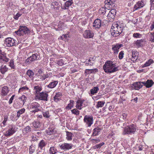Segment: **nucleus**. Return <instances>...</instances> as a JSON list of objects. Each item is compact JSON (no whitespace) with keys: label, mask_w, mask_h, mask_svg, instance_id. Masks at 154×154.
I'll list each match as a JSON object with an SVG mask.
<instances>
[{"label":"nucleus","mask_w":154,"mask_h":154,"mask_svg":"<svg viewBox=\"0 0 154 154\" xmlns=\"http://www.w3.org/2000/svg\"><path fill=\"white\" fill-rule=\"evenodd\" d=\"M31 131V128L30 126H28L23 130V132L24 134H26L27 133L30 132Z\"/></svg>","instance_id":"obj_38"},{"label":"nucleus","mask_w":154,"mask_h":154,"mask_svg":"<svg viewBox=\"0 0 154 154\" xmlns=\"http://www.w3.org/2000/svg\"><path fill=\"white\" fill-rule=\"evenodd\" d=\"M101 129L98 127L94 128L93 130L92 136H94L98 135L99 133L101 131Z\"/></svg>","instance_id":"obj_28"},{"label":"nucleus","mask_w":154,"mask_h":154,"mask_svg":"<svg viewBox=\"0 0 154 154\" xmlns=\"http://www.w3.org/2000/svg\"><path fill=\"white\" fill-rule=\"evenodd\" d=\"M124 26L118 22H114L111 26V34L114 37L119 35L122 32Z\"/></svg>","instance_id":"obj_1"},{"label":"nucleus","mask_w":154,"mask_h":154,"mask_svg":"<svg viewBox=\"0 0 154 154\" xmlns=\"http://www.w3.org/2000/svg\"><path fill=\"white\" fill-rule=\"evenodd\" d=\"M97 71V69H86L85 71V73L86 74H90L91 73H94Z\"/></svg>","instance_id":"obj_37"},{"label":"nucleus","mask_w":154,"mask_h":154,"mask_svg":"<svg viewBox=\"0 0 154 154\" xmlns=\"http://www.w3.org/2000/svg\"><path fill=\"white\" fill-rule=\"evenodd\" d=\"M83 121L88 127H90L93 123V117L91 116L86 115L84 116Z\"/></svg>","instance_id":"obj_6"},{"label":"nucleus","mask_w":154,"mask_h":154,"mask_svg":"<svg viewBox=\"0 0 154 154\" xmlns=\"http://www.w3.org/2000/svg\"><path fill=\"white\" fill-rule=\"evenodd\" d=\"M46 144V143L44 140H42L40 141L38 144V148L40 149H44L45 147Z\"/></svg>","instance_id":"obj_23"},{"label":"nucleus","mask_w":154,"mask_h":154,"mask_svg":"<svg viewBox=\"0 0 154 154\" xmlns=\"http://www.w3.org/2000/svg\"><path fill=\"white\" fill-rule=\"evenodd\" d=\"M27 75L29 77L31 80H33L34 78V72L31 70H28L26 72Z\"/></svg>","instance_id":"obj_33"},{"label":"nucleus","mask_w":154,"mask_h":154,"mask_svg":"<svg viewBox=\"0 0 154 154\" xmlns=\"http://www.w3.org/2000/svg\"><path fill=\"white\" fill-rule=\"evenodd\" d=\"M92 140L94 141L96 143H97L99 142H100V140L99 139H93Z\"/></svg>","instance_id":"obj_63"},{"label":"nucleus","mask_w":154,"mask_h":154,"mask_svg":"<svg viewBox=\"0 0 154 154\" xmlns=\"http://www.w3.org/2000/svg\"><path fill=\"white\" fill-rule=\"evenodd\" d=\"M103 69L106 73H113L118 70L119 67H116L115 64L110 61H107L103 66Z\"/></svg>","instance_id":"obj_2"},{"label":"nucleus","mask_w":154,"mask_h":154,"mask_svg":"<svg viewBox=\"0 0 154 154\" xmlns=\"http://www.w3.org/2000/svg\"><path fill=\"white\" fill-rule=\"evenodd\" d=\"M154 82L152 80H147L146 82H142V84L145 86L147 88H149L151 87L154 84Z\"/></svg>","instance_id":"obj_19"},{"label":"nucleus","mask_w":154,"mask_h":154,"mask_svg":"<svg viewBox=\"0 0 154 154\" xmlns=\"http://www.w3.org/2000/svg\"><path fill=\"white\" fill-rule=\"evenodd\" d=\"M71 112L72 114L78 116L79 115L80 112L77 108H75L71 110Z\"/></svg>","instance_id":"obj_45"},{"label":"nucleus","mask_w":154,"mask_h":154,"mask_svg":"<svg viewBox=\"0 0 154 154\" xmlns=\"http://www.w3.org/2000/svg\"><path fill=\"white\" fill-rule=\"evenodd\" d=\"M150 28L151 31L153 30L154 29V21H153L152 24L150 27Z\"/></svg>","instance_id":"obj_59"},{"label":"nucleus","mask_w":154,"mask_h":154,"mask_svg":"<svg viewBox=\"0 0 154 154\" xmlns=\"http://www.w3.org/2000/svg\"><path fill=\"white\" fill-rule=\"evenodd\" d=\"M29 32V30L27 27L20 26L18 30L15 31L14 32L18 35L21 36L28 34Z\"/></svg>","instance_id":"obj_5"},{"label":"nucleus","mask_w":154,"mask_h":154,"mask_svg":"<svg viewBox=\"0 0 154 154\" xmlns=\"http://www.w3.org/2000/svg\"><path fill=\"white\" fill-rule=\"evenodd\" d=\"M73 146L72 143H64L60 146L61 149L64 150H67L71 149Z\"/></svg>","instance_id":"obj_15"},{"label":"nucleus","mask_w":154,"mask_h":154,"mask_svg":"<svg viewBox=\"0 0 154 154\" xmlns=\"http://www.w3.org/2000/svg\"><path fill=\"white\" fill-rule=\"evenodd\" d=\"M142 36V35L139 33H135L133 34V36L134 38H140Z\"/></svg>","instance_id":"obj_51"},{"label":"nucleus","mask_w":154,"mask_h":154,"mask_svg":"<svg viewBox=\"0 0 154 154\" xmlns=\"http://www.w3.org/2000/svg\"><path fill=\"white\" fill-rule=\"evenodd\" d=\"M40 59V56L38 53H35L33 54L26 60L27 62L30 63L33 61L39 60Z\"/></svg>","instance_id":"obj_10"},{"label":"nucleus","mask_w":154,"mask_h":154,"mask_svg":"<svg viewBox=\"0 0 154 154\" xmlns=\"http://www.w3.org/2000/svg\"><path fill=\"white\" fill-rule=\"evenodd\" d=\"M53 130L51 129H48L46 130V133L50 135L53 134Z\"/></svg>","instance_id":"obj_55"},{"label":"nucleus","mask_w":154,"mask_h":154,"mask_svg":"<svg viewBox=\"0 0 154 154\" xmlns=\"http://www.w3.org/2000/svg\"><path fill=\"white\" fill-rule=\"evenodd\" d=\"M21 14L17 13L16 15L14 16V18L16 20H17L18 18L21 15Z\"/></svg>","instance_id":"obj_57"},{"label":"nucleus","mask_w":154,"mask_h":154,"mask_svg":"<svg viewBox=\"0 0 154 154\" xmlns=\"http://www.w3.org/2000/svg\"><path fill=\"white\" fill-rule=\"evenodd\" d=\"M116 10H110L107 17L112 19L114 18L116 14Z\"/></svg>","instance_id":"obj_30"},{"label":"nucleus","mask_w":154,"mask_h":154,"mask_svg":"<svg viewBox=\"0 0 154 154\" xmlns=\"http://www.w3.org/2000/svg\"><path fill=\"white\" fill-rule=\"evenodd\" d=\"M14 95H12L11 97V98H10L8 102L9 104H11L12 103V101L14 99Z\"/></svg>","instance_id":"obj_58"},{"label":"nucleus","mask_w":154,"mask_h":154,"mask_svg":"<svg viewBox=\"0 0 154 154\" xmlns=\"http://www.w3.org/2000/svg\"><path fill=\"white\" fill-rule=\"evenodd\" d=\"M17 43V41L13 38L8 37L5 39L4 44L6 47H10L16 46Z\"/></svg>","instance_id":"obj_4"},{"label":"nucleus","mask_w":154,"mask_h":154,"mask_svg":"<svg viewBox=\"0 0 154 154\" xmlns=\"http://www.w3.org/2000/svg\"><path fill=\"white\" fill-rule=\"evenodd\" d=\"M72 0L70 1H66L65 4V9H68L69 7L72 4Z\"/></svg>","instance_id":"obj_42"},{"label":"nucleus","mask_w":154,"mask_h":154,"mask_svg":"<svg viewBox=\"0 0 154 154\" xmlns=\"http://www.w3.org/2000/svg\"><path fill=\"white\" fill-rule=\"evenodd\" d=\"M124 51H122L119 53L118 57L120 59H122L124 57Z\"/></svg>","instance_id":"obj_52"},{"label":"nucleus","mask_w":154,"mask_h":154,"mask_svg":"<svg viewBox=\"0 0 154 154\" xmlns=\"http://www.w3.org/2000/svg\"><path fill=\"white\" fill-rule=\"evenodd\" d=\"M115 0H106L105 1V7L107 10H114L113 8V5H114Z\"/></svg>","instance_id":"obj_9"},{"label":"nucleus","mask_w":154,"mask_h":154,"mask_svg":"<svg viewBox=\"0 0 154 154\" xmlns=\"http://www.w3.org/2000/svg\"><path fill=\"white\" fill-rule=\"evenodd\" d=\"M144 5V4L143 1H141L140 2H138L135 5L134 8L135 10H137L138 9L141 8L143 7Z\"/></svg>","instance_id":"obj_29"},{"label":"nucleus","mask_w":154,"mask_h":154,"mask_svg":"<svg viewBox=\"0 0 154 154\" xmlns=\"http://www.w3.org/2000/svg\"><path fill=\"white\" fill-rule=\"evenodd\" d=\"M57 150L56 149L54 146L50 147L49 150L50 154H55L57 153Z\"/></svg>","instance_id":"obj_40"},{"label":"nucleus","mask_w":154,"mask_h":154,"mask_svg":"<svg viewBox=\"0 0 154 154\" xmlns=\"http://www.w3.org/2000/svg\"><path fill=\"white\" fill-rule=\"evenodd\" d=\"M61 95V94L60 92L57 93L56 95L54 97V100L56 102H57L59 101L60 96Z\"/></svg>","instance_id":"obj_39"},{"label":"nucleus","mask_w":154,"mask_h":154,"mask_svg":"<svg viewBox=\"0 0 154 154\" xmlns=\"http://www.w3.org/2000/svg\"><path fill=\"white\" fill-rule=\"evenodd\" d=\"M6 54L0 50V62L6 63L9 61V59L6 57Z\"/></svg>","instance_id":"obj_12"},{"label":"nucleus","mask_w":154,"mask_h":154,"mask_svg":"<svg viewBox=\"0 0 154 154\" xmlns=\"http://www.w3.org/2000/svg\"><path fill=\"white\" fill-rule=\"evenodd\" d=\"M26 99V98L24 95H22L20 97L19 99V102L20 103V106H22L23 105L25 102Z\"/></svg>","instance_id":"obj_24"},{"label":"nucleus","mask_w":154,"mask_h":154,"mask_svg":"<svg viewBox=\"0 0 154 154\" xmlns=\"http://www.w3.org/2000/svg\"><path fill=\"white\" fill-rule=\"evenodd\" d=\"M9 66L12 69H16V66L14 65V62L12 60H10L9 62Z\"/></svg>","instance_id":"obj_46"},{"label":"nucleus","mask_w":154,"mask_h":154,"mask_svg":"<svg viewBox=\"0 0 154 154\" xmlns=\"http://www.w3.org/2000/svg\"><path fill=\"white\" fill-rule=\"evenodd\" d=\"M99 90V88L98 87L96 86L90 90V94L91 96L94 95L97 93Z\"/></svg>","instance_id":"obj_32"},{"label":"nucleus","mask_w":154,"mask_h":154,"mask_svg":"<svg viewBox=\"0 0 154 154\" xmlns=\"http://www.w3.org/2000/svg\"><path fill=\"white\" fill-rule=\"evenodd\" d=\"M35 150V148L32 145H31L30 146L29 148V152L30 154L32 153Z\"/></svg>","instance_id":"obj_49"},{"label":"nucleus","mask_w":154,"mask_h":154,"mask_svg":"<svg viewBox=\"0 0 154 154\" xmlns=\"http://www.w3.org/2000/svg\"><path fill=\"white\" fill-rule=\"evenodd\" d=\"M84 37L85 38H91L94 36V33L92 31L86 30L83 33Z\"/></svg>","instance_id":"obj_17"},{"label":"nucleus","mask_w":154,"mask_h":154,"mask_svg":"<svg viewBox=\"0 0 154 154\" xmlns=\"http://www.w3.org/2000/svg\"><path fill=\"white\" fill-rule=\"evenodd\" d=\"M30 92V90L29 89V88L26 86H23L20 88L19 90V92H23L24 93L28 94Z\"/></svg>","instance_id":"obj_22"},{"label":"nucleus","mask_w":154,"mask_h":154,"mask_svg":"<svg viewBox=\"0 0 154 154\" xmlns=\"http://www.w3.org/2000/svg\"><path fill=\"white\" fill-rule=\"evenodd\" d=\"M66 139L68 140H71L72 139V137L73 136V134L71 132L68 131L66 132Z\"/></svg>","instance_id":"obj_35"},{"label":"nucleus","mask_w":154,"mask_h":154,"mask_svg":"<svg viewBox=\"0 0 154 154\" xmlns=\"http://www.w3.org/2000/svg\"><path fill=\"white\" fill-rule=\"evenodd\" d=\"M154 63V62L152 59H150L146 61L144 64H142L141 65V66L142 68L149 66Z\"/></svg>","instance_id":"obj_26"},{"label":"nucleus","mask_w":154,"mask_h":154,"mask_svg":"<svg viewBox=\"0 0 154 154\" xmlns=\"http://www.w3.org/2000/svg\"><path fill=\"white\" fill-rule=\"evenodd\" d=\"M104 144V142H102L99 144L95 145L94 146V149H100L101 147Z\"/></svg>","instance_id":"obj_47"},{"label":"nucleus","mask_w":154,"mask_h":154,"mask_svg":"<svg viewBox=\"0 0 154 154\" xmlns=\"http://www.w3.org/2000/svg\"><path fill=\"white\" fill-rule=\"evenodd\" d=\"M101 25V20L99 19H97L94 20L93 24V26L95 29H98L100 27Z\"/></svg>","instance_id":"obj_18"},{"label":"nucleus","mask_w":154,"mask_h":154,"mask_svg":"<svg viewBox=\"0 0 154 154\" xmlns=\"http://www.w3.org/2000/svg\"><path fill=\"white\" fill-rule=\"evenodd\" d=\"M42 114L43 116L46 118H49L51 116L48 111H43L42 112Z\"/></svg>","instance_id":"obj_43"},{"label":"nucleus","mask_w":154,"mask_h":154,"mask_svg":"<svg viewBox=\"0 0 154 154\" xmlns=\"http://www.w3.org/2000/svg\"><path fill=\"white\" fill-rule=\"evenodd\" d=\"M151 4V8L150 9H152V7H154V0H150Z\"/></svg>","instance_id":"obj_60"},{"label":"nucleus","mask_w":154,"mask_h":154,"mask_svg":"<svg viewBox=\"0 0 154 154\" xmlns=\"http://www.w3.org/2000/svg\"><path fill=\"white\" fill-rule=\"evenodd\" d=\"M137 129V128L136 125L134 124L127 126L124 128L122 133L123 135L126 134L131 135L134 134Z\"/></svg>","instance_id":"obj_3"},{"label":"nucleus","mask_w":154,"mask_h":154,"mask_svg":"<svg viewBox=\"0 0 154 154\" xmlns=\"http://www.w3.org/2000/svg\"><path fill=\"white\" fill-rule=\"evenodd\" d=\"M8 68L6 65H2L0 67V72L2 74H4L8 70Z\"/></svg>","instance_id":"obj_34"},{"label":"nucleus","mask_w":154,"mask_h":154,"mask_svg":"<svg viewBox=\"0 0 154 154\" xmlns=\"http://www.w3.org/2000/svg\"><path fill=\"white\" fill-rule=\"evenodd\" d=\"M145 42V41L143 39L137 40L134 42V45L136 48H138L142 47Z\"/></svg>","instance_id":"obj_14"},{"label":"nucleus","mask_w":154,"mask_h":154,"mask_svg":"<svg viewBox=\"0 0 154 154\" xmlns=\"http://www.w3.org/2000/svg\"><path fill=\"white\" fill-rule=\"evenodd\" d=\"M25 109L24 108L21 109L19 110L17 112V117L19 118L20 116L21 115L23 114L25 112Z\"/></svg>","instance_id":"obj_41"},{"label":"nucleus","mask_w":154,"mask_h":154,"mask_svg":"<svg viewBox=\"0 0 154 154\" xmlns=\"http://www.w3.org/2000/svg\"><path fill=\"white\" fill-rule=\"evenodd\" d=\"M40 105L37 102H34L31 103L29 104V107L30 109H36L39 107Z\"/></svg>","instance_id":"obj_27"},{"label":"nucleus","mask_w":154,"mask_h":154,"mask_svg":"<svg viewBox=\"0 0 154 154\" xmlns=\"http://www.w3.org/2000/svg\"><path fill=\"white\" fill-rule=\"evenodd\" d=\"M63 61V59H60L58 60V61L57 62V64L58 65L60 66H62L64 64Z\"/></svg>","instance_id":"obj_56"},{"label":"nucleus","mask_w":154,"mask_h":154,"mask_svg":"<svg viewBox=\"0 0 154 154\" xmlns=\"http://www.w3.org/2000/svg\"><path fill=\"white\" fill-rule=\"evenodd\" d=\"M138 53L136 51H132V57L131 60L134 62H135L138 58Z\"/></svg>","instance_id":"obj_20"},{"label":"nucleus","mask_w":154,"mask_h":154,"mask_svg":"<svg viewBox=\"0 0 154 154\" xmlns=\"http://www.w3.org/2000/svg\"><path fill=\"white\" fill-rule=\"evenodd\" d=\"M35 110H34L32 111V112L33 113H35V112H38V111L39 110L38 109V108L35 109Z\"/></svg>","instance_id":"obj_64"},{"label":"nucleus","mask_w":154,"mask_h":154,"mask_svg":"<svg viewBox=\"0 0 154 154\" xmlns=\"http://www.w3.org/2000/svg\"><path fill=\"white\" fill-rule=\"evenodd\" d=\"M105 102L103 101H99L97 102V105L96 106V107L98 108L100 107H102L105 104Z\"/></svg>","instance_id":"obj_44"},{"label":"nucleus","mask_w":154,"mask_h":154,"mask_svg":"<svg viewBox=\"0 0 154 154\" xmlns=\"http://www.w3.org/2000/svg\"><path fill=\"white\" fill-rule=\"evenodd\" d=\"M86 64H88V65H93V63H91V60H89L88 61V63L87 62L86 63Z\"/></svg>","instance_id":"obj_61"},{"label":"nucleus","mask_w":154,"mask_h":154,"mask_svg":"<svg viewBox=\"0 0 154 154\" xmlns=\"http://www.w3.org/2000/svg\"><path fill=\"white\" fill-rule=\"evenodd\" d=\"M39 76L40 77V79H42V80H44L48 78L49 77L48 74H43L42 75H39Z\"/></svg>","instance_id":"obj_50"},{"label":"nucleus","mask_w":154,"mask_h":154,"mask_svg":"<svg viewBox=\"0 0 154 154\" xmlns=\"http://www.w3.org/2000/svg\"><path fill=\"white\" fill-rule=\"evenodd\" d=\"M33 126L35 128H38L39 127V123L36 122V121H34L32 123Z\"/></svg>","instance_id":"obj_53"},{"label":"nucleus","mask_w":154,"mask_h":154,"mask_svg":"<svg viewBox=\"0 0 154 154\" xmlns=\"http://www.w3.org/2000/svg\"><path fill=\"white\" fill-rule=\"evenodd\" d=\"M8 120V117L7 116H5L4 117V120L3 122L1 123V124H2L3 125L2 126V127L5 126L6 125V122Z\"/></svg>","instance_id":"obj_48"},{"label":"nucleus","mask_w":154,"mask_h":154,"mask_svg":"<svg viewBox=\"0 0 154 154\" xmlns=\"http://www.w3.org/2000/svg\"><path fill=\"white\" fill-rule=\"evenodd\" d=\"M58 83V82L57 81H53L50 82L47 87L50 88H53L56 86Z\"/></svg>","instance_id":"obj_25"},{"label":"nucleus","mask_w":154,"mask_h":154,"mask_svg":"<svg viewBox=\"0 0 154 154\" xmlns=\"http://www.w3.org/2000/svg\"><path fill=\"white\" fill-rule=\"evenodd\" d=\"M69 101V103L68 104L66 107V109H70L73 107L74 101L73 100H70Z\"/></svg>","instance_id":"obj_36"},{"label":"nucleus","mask_w":154,"mask_h":154,"mask_svg":"<svg viewBox=\"0 0 154 154\" xmlns=\"http://www.w3.org/2000/svg\"><path fill=\"white\" fill-rule=\"evenodd\" d=\"M38 73L40 75H42V74L43 73V71L42 70L40 69L39 70H38Z\"/></svg>","instance_id":"obj_62"},{"label":"nucleus","mask_w":154,"mask_h":154,"mask_svg":"<svg viewBox=\"0 0 154 154\" xmlns=\"http://www.w3.org/2000/svg\"><path fill=\"white\" fill-rule=\"evenodd\" d=\"M151 36L149 38V41L152 42H154V31L150 33Z\"/></svg>","instance_id":"obj_54"},{"label":"nucleus","mask_w":154,"mask_h":154,"mask_svg":"<svg viewBox=\"0 0 154 154\" xmlns=\"http://www.w3.org/2000/svg\"><path fill=\"white\" fill-rule=\"evenodd\" d=\"M143 82H136L133 84L131 86L132 88L136 90H139L143 86Z\"/></svg>","instance_id":"obj_16"},{"label":"nucleus","mask_w":154,"mask_h":154,"mask_svg":"<svg viewBox=\"0 0 154 154\" xmlns=\"http://www.w3.org/2000/svg\"><path fill=\"white\" fill-rule=\"evenodd\" d=\"M34 89L35 95H37L38 94H39L40 93V91L42 90V87L39 85L34 86Z\"/></svg>","instance_id":"obj_31"},{"label":"nucleus","mask_w":154,"mask_h":154,"mask_svg":"<svg viewBox=\"0 0 154 154\" xmlns=\"http://www.w3.org/2000/svg\"><path fill=\"white\" fill-rule=\"evenodd\" d=\"M87 106L86 104L85 100L79 99L76 101V107L79 110H81Z\"/></svg>","instance_id":"obj_8"},{"label":"nucleus","mask_w":154,"mask_h":154,"mask_svg":"<svg viewBox=\"0 0 154 154\" xmlns=\"http://www.w3.org/2000/svg\"><path fill=\"white\" fill-rule=\"evenodd\" d=\"M9 90L8 87L6 86L3 87L1 90V94L2 95L5 96L7 95L9 92Z\"/></svg>","instance_id":"obj_21"},{"label":"nucleus","mask_w":154,"mask_h":154,"mask_svg":"<svg viewBox=\"0 0 154 154\" xmlns=\"http://www.w3.org/2000/svg\"><path fill=\"white\" fill-rule=\"evenodd\" d=\"M48 94L46 92H42L35 95V97L37 99L40 100L47 101Z\"/></svg>","instance_id":"obj_7"},{"label":"nucleus","mask_w":154,"mask_h":154,"mask_svg":"<svg viewBox=\"0 0 154 154\" xmlns=\"http://www.w3.org/2000/svg\"><path fill=\"white\" fill-rule=\"evenodd\" d=\"M17 128L15 126L11 125L9 127L8 130L5 134V136L6 137L11 136L14 134L16 131Z\"/></svg>","instance_id":"obj_11"},{"label":"nucleus","mask_w":154,"mask_h":154,"mask_svg":"<svg viewBox=\"0 0 154 154\" xmlns=\"http://www.w3.org/2000/svg\"><path fill=\"white\" fill-rule=\"evenodd\" d=\"M123 46L122 44H116L112 45V50L115 55L117 54L119 51V49Z\"/></svg>","instance_id":"obj_13"}]
</instances>
